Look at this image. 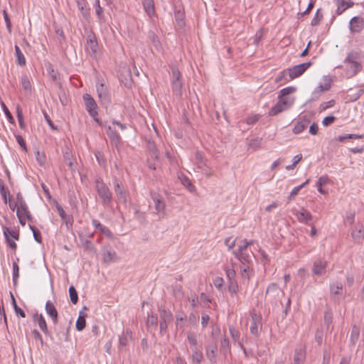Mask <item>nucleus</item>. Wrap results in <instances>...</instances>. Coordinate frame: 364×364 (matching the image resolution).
Returning a JSON list of instances; mask_svg holds the SVG:
<instances>
[{"mask_svg": "<svg viewBox=\"0 0 364 364\" xmlns=\"http://www.w3.org/2000/svg\"><path fill=\"white\" fill-rule=\"evenodd\" d=\"M48 71L49 76L52 79V80L53 81L56 80L58 78V73L56 70H55L53 68L51 65H50L49 67L48 68Z\"/></svg>", "mask_w": 364, "mask_h": 364, "instance_id": "56", "label": "nucleus"}, {"mask_svg": "<svg viewBox=\"0 0 364 364\" xmlns=\"http://www.w3.org/2000/svg\"><path fill=\"white\" fill-rule=\"evenodd\" d=\"M85 50L92 58L97 59L100 53V46L95 34L91 31L86 37Z\"/></svg>", "mask_w": 364, "mask_h": 364, "instance_id": "1", "label": "nucleus"}, {"mask_svg": "<svg viewBox=\"0 0 364 364\" xmlns=\"http://www.w3.org/2000/svg\"><path fill=\"white\" fill-rule=\"evenodd\" d=\"M33 321L34 323L39 326L41 330L45 333H48V329L47 326V323L46 321L45 318L42 314H36L33 316Z\"/></svg>", "mask_w": 364, "mask_h": 364, "instance_id": "18", "label": "nucleus"}, {"mask_svg": "<svg viewBox=\"0 0 364 364\" xmlns=\"http://www.w3.org/2000/svg\"><path fill=\"white\" fill-rule=\"evenodd\" d=\"M334 104H335L334 100H331L328 102H326L321 105V107H320L321 111L326 110V109L333 107L334 105Z\"/></svg>", "mask_w": 364, "mask_h": 364, "instance_id": "61", "label": "nucleus"}, {"mask_svg": "<svg viewBox=\"0 0 364 364\" xmlns=\"http://www.w3.org/2000/svg\"><path fill=\"white\" fill-rule=\"evenodd\" d=\"M227 279L229 280H235V270L233 268H227L225 269Z\"/></svg>", "mask_w": 364, "mask_h": 364, "instance_id": "52", "label": "nucleus"}, {"mask_svg": "<svg viewBox=\"0 0 364 364\" xmlns=\"http://www.w3.org/2000/svg\"><path fill=\"white\" fill-rule=\"evenodd\" d=\"M16 199L17 202L14 203L15 207L21 206V204H26L20 193H17Z\"/></svg>", "mask_w": 364, "mask_h": 364, "instance_id": "63", "label": "nucleus"}, {"mask_svg": "<svg viewBox=\"0 0 364 364\" xmlns=\"http://www.w3.org/2000/svg\"><path fill=\"white\" fill-rule=\"evenodd\" d=\"M86 317L87 314L83 311H80L76 321V329L78 331H82L85 328Z\"/></svg>", "mask_w": 364, "mask_h": 364, "instance_id": "24", "label": "nucleus"}, {"mask_svg": "<svg viewBox=\"0 0 364 364\" xmlns=\"http://www.w3.org/2000/svg\"><path fill=\"white\" fill-rule=\"evenodd\" d=\"M311 65V63L307 62L288 68L289 80L301 76Z\"/></svg>", "mask_w": 364, "mask_h": 364, "instance_id": "9", "label": "nucleus"}, {"mask_svg": "<svg viewBox=\"0 0 364 364\" xmlns=\"http://www.w3.org/2000/svg\"><path fill=\"white\" fill-rule=\"evenodd\" d=\"M297 219L308 225H310L309 221L311 220V213L304 208H301L297 213Z\"/></svg>", "mask_w": 364, "mask_h": 364, "instance_id": "20", "label": "nucleus"}, {"mask_svg": "<svg viewBox=\"0 0 364 364\" xmlns=\"http://www.w3.org/2000/svg\"><path fill=\"white\" fill-rule=\"evenodd\" d=\"M16 214L21 225L24 226L26 220L33 223L32 216L26 204H21V206H18L16 208Z\"/></svg>", "mask_w": 364, "mask_h": 364, "instance_id": "7", "label": "nucleus"}, {"mask_svg": "<svg viewBox=\"0 0 364 364\" xmlns=\"http://www.w3.org/2000/svg\"><path fill=\"white\" fill-rule=\"evenodd\" d=\"M15 55L16 57L17 63L20 66L26 65V60L25 56L23 54V53L21 52L20 48L17 45L15 46Z\"/></svg>", "mask_w": 364, "mask_h": 364, "instance_id": "28", "label": "nucleus"}, {"mask_svg": "<svg viewBox=\"0 0 364 364\" xmlns=\"http://www.w3.org/2000/svg\"><path fill=\"white\" fill-rule=\"evenodd\" d=\"M69 294H70V298L71 302L74 304H77V302L78 301V296H77V291L75 290L74 287L71 286L69 288Z\"/></svg>", "mask_w": 364, "mask_h": 364, "instance_id": "40", "label": "nucleus"}, {"mask_svg": "<svg viewBox=\"0 0 364 364\" xmlns=\"http://www.w3.org/2000/svg\"><path fill=\"white\" fill-rule=\"evenodd\" d=\"M118 257L115 252L107 251L102 255V261L105 263H110L117 261Z\"/></svg>", "mask_w": 364, "mask_h": 364, "instance_id": "27", "label": "nucleus"}, {"mask_svg": "<svg viewBox=\"0 0 364 364\" xmlns=\"http://www.w3.org/2000/svg\"><path fill=\"white\" fill-rule=\"evenodd\" d=\"M3 16H4V18L6 25L7 30L9 33H11V27H12L11 22L10 18L9 16V14L5 9L3 10Z\"/></svg>", "mask_w": 364, "mask_h": 364, "instance_id": "49", "label": "nucleus"}, {"mask_svg": "<svg viewBox=\"0 0 364 364\" xmlns=\"http://www.w3.org/2000/svg\"><path fill=\"white\" fill-rule=\"evenodd\" d=\"M336 1L337 7H344L348 9L354 5V3L351 1H346V0H336Z\"/></svg>", "mask_w": 364, "mask_h": 364, "instance_id": "44", "label": "nucleus"}, {"mask_svg": "<svg viewBox=\"0 0 364 364\" xmlns=\"http://www.w3.org/2000/svg\"><path fill=\"white\" fill-rule=\"evenodd\" d=\"M142 5L145 12L150 18L155 15L154 0H142Z\"/></svg>", "mask_w": 364, "mask_h": 364, "instance_id": "19", "label": "nucleus"}, {"mask_svg": "<svg viewBox=\"0 0 364 364\" xmlns=\"http://www.w3.org/2000/svg\"><path fill=\"white\" fill-rule=\"evenodd\" d=\"M240 274L243 279H249L252 272L250 267L247 264H243L240 268Z\"/></svg>", "mask_w": 364, "mask_h": 364, "instance_id": "32", "label": "nucleus"}, {"mask_svg": "<svg viewBox=\"0 0 364 364\" xmlns=\"http://www.w3.org/2000/svg\"><path fill=\"white\" fill-rule=\"evenodd\" d=\"M151 198L153 199V200L154 202V206H155V210H156V213L159 215H164L166 204L163 199V197L160 194H159L156 192H151Z\"/></svg>", "mask_w": 364, "mask_h": 364, "instance_id": "11", "label": "nucleus"}, {"mask_svg": "<svg viewBox=\"0 0 364 364\" xmlns=\"http://www.w3.org/2000/svg\"><path fill=\"white\" fill-rule=\"evenodd\" d=\"M21 85L25 90H31V85L27 76L25 75L21 77Z\"/></svg>", "mask_w": 364, "mask_h": 364, "instance_id": "48", "label": "nucleus"}, {"mask_svg": "<svg viewBox=\"0 0 364 364\" xmlns=\"http://www.w3.org/2000/svg\"><path fill=\"white\" fill-rule=\"evenodd\" d=\"M4 235L10 248L16 250L17 245L16 241L19 238L18 229H5Z\"/></svg>", "mask_w": 364, "mask_h": 364, "instance_id": "8", "label": "nucleus"}, {"mask_svg": "<svg viewBox=\"0 0 364 364\" xmlns=\"http://www.w3.org/2000/svg\"><path fill=\"white\" fill-rule=\"evenodd\" d=\"M157 322H158V317L156 315H155L154 314H148L147 321H146L147 326H149V327L154 326L156 328L157 326Z\"/></svg>", "mask_w": 364, "mask_h": 364, "instance_id": "33", "label": "nucleus"}, {"mask_svg": "<svg viewBox=\"0 0 364 364\" xmlns=\"http://www.w3.org/2000/svg\"><path fill=\"white\" fill-rule=\"evenodd\" d=\"M19 274V267L16 262L13 263V279L14 283L16 282V280L18 277Z\"/></svg>", "mask_w": 364, "mask_h": 364, "instance_id": "57", "label": "nucleus"}, {"mask_svg": "<svg viewBox=\"0 0 364 364\" xmlns=\"http://www.w3.org/2000/svg\"><path fill=\"white\" fill-rule=\"evenodd\" d=\"M0 194L4 202L6 204L11 200V195L9 188L5 185L4 181L0 178Z\"/></svg>", "mask_w": 364, "mask_h": 364, "instance_id": "21", "label": "nucleus"}, {"mask_svg": "<svg viewBox=\"0 0 364 364\" xmlns=\"http://www.w3.org/2000/svg\"><path fill=\"white\" fill-rule=\"evenodd\" d=\"M97 92L100 102L104 105L110 103V96L105 85L100 83L97 86Z\"/></svg>", "mask_w": 364, "mask_h": 364, "instance_id": "13", "label": "nucleus"}, {"mask_svg": "<svg viewBox=\"0 0 364 364\" xmlns=\"http://www.w3.org/2000/svg\"><path fill=\"white\" fill-rule=\"evenodd\" d=\"M362 137H363V135L350 134H346L345 136H339L337 138V140L338 141L343 142L346 139H360V138H362Z\"/></svg>", "mask_w": 364, "mask_h": 364, "instance_id": "41", "label": "nucleus"}, {"mask_svg": "<svg viewBox=\"0 0 364 364\" xmlns=\"http://www.w3.org/2000/svg\"><path fill=\"white\" fill-rule=\"evenodd\" d=\"M351 235L353 239L358 242L360 241V240L362 239L363 237V232L362 231V229H354Z\"/></svg>", "mask_w": 364, "mask_h": 364, "instance_id": "47", "label": "nucleus"}, {"mask_svg": "<svg viewBox=\"0 0 364 364\" xmlns=\"http://www.w3.org/2000/svg\"><path fill=\"white\" fill-rule=\"evenodd\" d=\"M178 178L181 183L190 191L193 192L195 190L194 186L192 184L190 179L183 173H181L178 175Z\"/></svg>", "mask_w": 364, "mask_h": 364, "instance_id": "25", "label": "nucleus"}, {"mask_svg": "<svg viewBox=\"0 0 364 364\" xmlns=\"http://www.w3.org/2000/svg\"><path fill=\"white\" fill-rule=\"evenodd\" d=\"M95 188L100 198L102 199V203L105 205L110 204L112 199V194L108 186H107L102 180L97 179L95 181Z\"/></svg>", "mask_w": 364, "mask_h": 364, "instance_id": "3", "label": "nucleus"}, {"mask_svg": "<svg viewBox=\"0 0 364 364\" xmlns=\"http://www.w3.org/2000/svg\"><path fill=\"white\" fill-rule=\"evenodd\" d=\"M36 158L41 166H43L46 162V156L43 152L37 151L36 153Z\"/></svg>", "mask_w": 364, "mask_h": 364, "instance_id": "42", "label": "nucleus"}, {"mask_svg": "<svg viewBox=\"0 0 364 364\" xmlns=\"http://www.w3.org/2000/svg\"><path fill=\"white\" fill-rule=\"evenodd\" d=\"M228 290L232 295H236L238 293L239 286L235 279L228 281Z\"/></svg>", "mask_w": 364, "mask_h": 364, "instance_id": "30", "label": "nucleus"}, {"mask_svg": "<svg viewBox=\"0 0 364 364\" xmlns=\"http://www.w3.org/2000/svg\"><path fill=\"white\" fill-rule=\"evenodd\" d=\"M16 115H17L19 127L21 129H24L26 125H25L24 120H23L22 110L18 107H17V109H16Z\"/></svg>", "mask_w": 364, "mask_h": 364, "instance_id": "43", "label": "nucleus"}, {"mask_svg": "<svg viewBox=\"0 0 364 364\" xmlns=\"http://www.w3.org/2000/svg\"><path fill=\"white\" fill-rule=\"evenodd\" d=\"M259 117L258 115L253 114V115L249 116L246 119V122L248 124H254L255 123H256L259 120Z\"/></svg>", "mask_w": 364, "mask_h": 364, "instance_id": "59", "label": "nucleus"}, {"mask_svg": "<svg viewBox=\"0 0 364 364\" xmlns=\"http://www.w3.org/2000/svg\"><path fill=\"white\" fill-rule=\"evenodd\" d=\"M336 120V117L334 116H327L326 117L323 121H322V124L323 126L325 127H328L329 125H331V124H333Z\"/></svg>", "mask_w": 364, "mask_h": 364, "instance_id": "55", "label": "nucleus"}, {"mask_svg": "<svg viewBox=\"0 0 364 364\" xmlns=\"http://www.w3.org/2000/svg\"><path fill=\"white\" fill-rule=\"evenodd\" d=\"M328 181V178L327 176H321L318 178L316 186L318 187V191L319 193H321L322 194L326 193V191L324 190H323L322 186H323V185L327 183Z\"/></svg>", "mask_w": 364, "mask_h": 364, "instance_id": "34", "label": "nucleus"}, {"mask_svg": "<svg viewBox=\"0 0 364 364\" xmlns=\"http://www.w3.org/2000/svg\"><path fill=\"white\" fill-rule=\"evenodd\" d=\"M114 190L119 201L125 204L127 202L128 193L122 183L117 178L114 181Z\"/></svg>", "mask_w": 364, "mask_h": 364, "instance_id": "10", "label": "nucleus"}, {"mask_svg": "<svg viewBox=\"0 0 364 364\" xmlns=\"http://www.w3.org/2000/svg\"><path fill=\"white\" fill-rule=\"evenodd\" d=\"M71 154L70 152V151L68 149H67L64 153H63V159H64V161L65 162L70 166L71 167L72 165H73V162L71 161Z\"/></svg>", "mask_w": 364, "mask_h": 364, "instance_id": "54", "label": "nucleus"}, {"mask_svg": "<svg viewBox=\"0 0 364 364\" xmlns=\"http://www.w3.org/2000/svg\"><path fill=\"white\" fill-rule=\"evenodd\" d=\"M147 147L149 150L152 153V156L157 159L158 158V151L155 145L154 141L151 140H147Z\"/></svg>", "mask_w": 364, "mask_h": 364, "instance_id": "38", "label": "nucleus"}, {"mask_svg": "<svg viewBox=\"0 0 364 364\" xmlns=\"http://www.w3.org/2000/svg\"><path fill=\"white\" fill-rule=\"evenodd\" d=\"M45 309L46 314L51 318L53 323L57 324L58 314L54 304L51 301H48Z\"/></svg>", "mask_w": 364, "mask_h": 364, "instance_id": "16", "label": "nucleus"}, {"mask_svg": "<svg viewBox=\"0 0 364 364\" xmlns=\"http://www.w3.org/2000/svg\"><path fill=\"white\" fill-rule=\"evenodd\" d=\"M196 161L198 167L199 168H203V166H205V162L203 161L202 154H200L198 151H197L196 153Z\"/></svg>", "mask_w": 364, "mask_h": 364, "instance_id": "50", "label": "nucleus"}, {"mask_svg": "<svg viewBox=\"0 0 364 364\" xmlns=\"http://www.w3.org/2000/svg\"><path fill=\"white\" fill-rule=\"evenodd\" d=\"M193 360L196 361L197 363H200L203 360L202 352L196 351L193 355Z\"/></svg>", "mask_w": 364, "mask_h": 364, "instance_id": "64", "label": "nucleus"}, {"mask_svg": "<svg viewBox=\"0 0 364 364\" xmlns=\"http://www.w3.org/2000/svg\"><path fill=\"white\" fill-rule=\"evenodd\" d=\"M83 100L85 102L86 110L87 111L89 114L94 119V120L97 124L102 125L101 121L97 117L98 115V107L94 98L89 94H85L83 95Z\"/></svg>", "mask_w": 364, "mask_h": 364, "instance_id": "4", "label": "nucleus"}, {"mask_svg": "<svg viewBox=\"0 0 364 364\" xmlns=\"http://www.w3.org/2000/svg\"><path fill=\"white\" fill-rule=\"evenodd\" d=\"M172 70V91L178 97H181L182 96V88L183 83L181 79V74L179 72L178 69L173 67Z\"/></svg>", "mask_w": 364, "mask_h": 364, "instance_id": "5", "label": "nucleus"}, {"mask_svg": "<svg viewBox=\"0 0 364 364\" xmlns=\"http://www.w3.org/2000/svg\"><path fill=\"white\" fill-rule=\"evenodd\" d=\"M327 266V262L323 259H318L314 262L313 266V273L316 275L323 274L326 272V268Z\"/></svg>", "mask_w": 364, "mask_h": 364, "instance_id": "17", "label": "nucleus"}, {"mask_svg": "<svg viewBox=\"0 0 364 364\" xmlns=\"http://www.w3.org/2000/svg\"><path fill=\"white\" fill-rule=\"evenodd\" d=\"M95 154L96 159H97V160L98 161V164L101 166H103V167L105 166L107 161H106V159L104 156V154L102 152H100V151H96Z\"/></svg>", "mask_w": 364, "mask_h": 364, "instance_id": "45", "label": "nucleus"}, {"mask_svg": "<svg viewBox=\"0 0 364 364\" xmlns=\"http://www.w3.org/2000/svg\"><path fill=\"white\" fill-rule=\"evenodd\" d=\"M309 124V120L306 118L301 119L297 122L294 125L293 129V132L296 134L301 133L304 130H305Z\"/></svg>", "mask_w": 364, "mask_h": 364, "instance_id": "22", "label": "nucleus"}, {"mask_svg": "<svg viewBox=\"0 0 364 364\" xmlns=\"http://www.w3.org/2000/svg\"><path fill=\"white\" fill-rule=\"evenodd\" d=\"M252 323L250 326V333L257 336L259 335V328L261 326L262 317L256 313H252Z\"/></svg>", "mask_w": 364, "mask_h": 364, "instance_id": "15", "label": "nucleus"}, {"mask_svg": "<svg viewBox=\"0 0 364 364\" xmlns=\"http://www.w3.org/2000/svg\"><path fill=\"white\" fill-rule=\"evenodd\" d=\"M175 18L176 26L178 28H183L185 26V14L183 11L180 9L175 11Z\"/></svg>", "mask_w": 364, "mask_h": 364, "instance_id": "26", "label": "nucleus"}, {"mask_svg": "<svg viewBox=\"0 0 364 364\" xmlns=\"http://www.w3.org/2000/svg\"><path fill=\"white\" fill-rule=\"evenodd\" d=\"M309 181H310L309 179H307L305 182H304L300 186L294 188L293 190L291 191V192L290 193L289 199H291L294 197H295L299 193V191L303 187H304L306 184H308L309 183Z\"/></svg>", "mask_w": 364, "mask_h": 364, "instance_id": "39", "label": "nucleus"}, {"mask_svg": "<svg viewBox=\"0 0 364 364\" xmlns=\"http://www.w3.org/2000/svg\"><path fill=\"white\" fill-rule=\"evenodd\" d=\"M95 7H96V14H97L100 21H102L104 20V16L102 15L103 9L101 7L99 0L96 1Z\"/></svg>", "mask_w": 364, "mask_h": 364, "instance_id": "46", "label": "nucleus"}, {"mask_svg": "<svg viewBox=\"0 0 364 364\" xmlns=\"http://www.w3.org/2000/svg\"><path fill=\"white\" fill-rule=\"evenodd\" d=\"M305 359V353L304 350H300L296 352L294 355V364H301Z\"/></svg>", "mask_w": 364, "mask_h": 364, "instance_id": "36", "label": "nucleus"}, {"mask_svg": "<svg viewBox=\"0 0 364 364\" xmlns=\"http://www.w3.org/2000/svg\"><path fill=\"white\" fill-rule=\"evenodd\" d=\"M342 291V285L337 284L335 285H332L331 287V292L332 294L338 295L341 294Z\"/></svg>", "mask_w": 364, "mask_h": 364, "instance_id": "53", "label": "nucleus"}, {"mask_svg": "<svg viewBox=\"0 0 364 364\" xmlns=\"http://www.w3.org/2000/svg\"><path fill=\"white\" fill-rule=\"evenodd\" d=\"M345 63L350 65L348 70L350 72L351 75H355L362 70V65L360 62V54L355 51L349 53L344 60Z\"/></svg>", "mask_w": 364, "mask_h": 364, "instance_id": "2", "label": "nucleus"}, {"mask_svg": "<svg viewBox=\"0 0 364 364\" xmlns=\"http://www.w3.org/2000/svg\"><path fill=\"white\" fill-rule=\"evenodd\" d=\"M107 133L112 143L117 146L121 142V136L115 130H113L111 127H108Z\"/></svg>", "mask_w": 364, "mask_h": 364, "instance_id": "23", "label": "nucleus"}, {"mask_svg": "<svg viewBox=\"0 0 364 364\" xmlns=\"http://www.w3.org/2000/svg\"><path fill=\"white\" fill-rule=\"evenodd\" d=\"M294 100H286L284 98H279L277 103L272 107L269 112V116H275L282 112L289 109L293 105Z\"/></svg>", "mask_w": 364, "mask_h": 364, "instance_id": "6", "label": "nucleus"}, {"mask_svg": "<svg viewBox=\"0 0 364 364\" xmlns=\"http://www.w3.org/2000/svg\"><path fill=\"white\" fill-rule=\"evenodd\" d=\"M224 283V280L222 277H217L213 279V284L215 287L218 289H220L223 287Z\"/></svg>", "mask_w": 364, "mask_h": 364, "instance_id": "60", "label": "nucleus"}, {"mask_svg": "<svg viewBox=\"0 0 364 364\" xmlns=\"http://www.w3.org/2000/svg\"><path fill=\"white\" fill-rule=\"evenodd\" d=\"M295 90L296 89L293 87H287L282 89L279 92V98H284L286 100H290L289 98L287 96L294 92Z\"/></svg>", "mask_w": 364, "mask_h": 364, "instance_id": "31", "label": "nucleus"}, {"mask_svg": "<svg viewBox=\"0 0 364 364\" xmlns=\"http://www.w3.org/2000/svg\"><path fill=\"white\" fill-rule=\"evenodd\" d=\"M288 70H284L283 71H282L279 75L275 78V82L278 83V82H287L288 81H289V77L287 78V75H288Z\"/></svg>", "mask_w": 364, "mask_h": 364, "instance_id": "35", "label": "nucleus"}, {"mask_svg": "<svg viewBox=\"0 0 364 364\" xmlns=\"http://www.w3.org/2000/svg\"><path fill=\"white\" fill-rule=\"evenodd\" d=\"M262 139H253L250 140L249 146L254 150H257L260 147Z\"/></svg>", "mask_w": 364, "mask_h": 364, "instance_id": "51", "label": "nucleus"}, {"mask_svg": "<svg viewBox=\"0 0 364 364\" xmlns=\"http://www.w3.org/2000/svg\"><path fill=\"white\" fill-rule=\"evenodd\" d=\"M77 6L82 15L86 18L89 15V9L85 0H77Z\"/></svg>", "mask_w": 364, "mask_h": 364, "instance_id": "29", "label": "nucleus"}, {"mask_svg": "<svg viewBox=\"0 0 364 364\" xmlns=\"http://www.w3.org/2000/svg\"><path fill=\"white\" fill-rule=\"evenodd\" d=\"M364 28V17L354 16L349 22L351 33H360Z\"/></svg>", "mask_w": 364, "mask_h": 364, "instance_id": "12", "label": "nucleus"}, {"mask_svg": "<svg viewBox=\"0 0 364 364\" xmlns=\"http://www.w3.org/2000/svg\"><path fill=\"white\" fill-rule=\"evenodd\" d=\"M16 141H17L18 144L20 145V146L25 151H27V147H26V141H24L23 138L21 135H16Z\"/></svg>", "mask_w": 364, "mask_h": 364, "instance_id": "58", "label": "nucleus"}, {"mask_svg": "<svg viewBox=\"0 0 364 364\" xmlns=\"http://www.w3.org/2000/svg\"><path fill=\"white\" fill-rule=\"evenodd\" d=\"M321 9H318L316 11V13L314 17L311 20V26H317L322 21V19H323V14L321 13Z\"/></svg>", "mask_w": 364, "mask_h": 364, "instance_id": "37", "label": "nucleus"}, {"mask_svg": "<svg viewBox=\"0 0 364 364\" xmlns=\"http://www.w3.org/2000/svg\"><path fill=\"white\" fill-rule=\"evenodd\" d=\"M32 230V232H33V237L35 238V240L41 243V232L39 231V229H31Z\"/></svg>", "mask_w": 364, "mask_h": 364, "instance_id": "62", "label": "nucleus"}, {"mask_svg": "<svg viewBox=\"0 0 364 364\" xmlns=\"http://www.w3.org/2000/svg\"><path fill=\"white\" fill-rule=\"evenodd\" d=\"M160 331L161 332H166L168 326V323H169L173 318L172 314L170 311L166 310H161L160 311Z\"/></svg>", "mask_w": 364, "mask_h": 364, "instance_id": "14", "label": "nucleus"}]
</instances>
